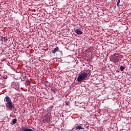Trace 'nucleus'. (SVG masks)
Returning a JSON list of instances; mask_svg holds the SVG:
<instances>
[{"instance_id":"nucleus-7","label":"nucleus","mask_w":131,"mask_h":131,"mask_svg":"<svg viewBox=\"0 0 131 131\" xmlns=\"http://www.w3.org/2000/svg\"><path fill=\"white\" fill-rule=\"evenodd\" d=\"M57 51H59V47H56L54 50L52 51V54H56Z\"/></svg>"},{"instance_id":"nucleus-4","label":"nucleus","mask_w":131,"mask_h":131,"mask_svg":"<svg viewBox=\"0 0 131 131\" xmlns=\"http://www.w3.org/2000/svg\"><path fill=\"white\" fill-rule=\"evenodd\" d=\"M21 131H33V129L30 128V127H25L23 126L21 129Z\"/></svg>"},{"instance_id":"nucleus-8","label":"nucleus","mask_w":131,"mask_h":131,"mask_svg":"<svg viewBox=\"0 0 131 131\" xmlns=\"http://www.w3.org/2000/svg\"><path fill=\"white\" fill-rule=\"evenodd\" d=\"M80 129H83V127L81 126H78L76 127V130H80Z\"/></svg>"},{"instance_id":"nucleus-6","label":"nucleus","mask_w":131,"mask_h":131,"mask_svg":"<svg viewBox=\"0 0 131 131\" xmlns=\"http://www.w3.org/2000/svg\"><path fill=\"white\" fill-rule=\"evenodd\" d=\"M75 32H76L77 34H82V31H80L79 29H76Z\"/></svg>"},{"instance_id":"nucleus-13","label":"nucleus","mask_w":131,"mask_h":131,"mask_svg":"<svg viewBox=\"0 0 131 131\" xmlns=\"http://www.w3.org/2000/svg\"><path fill=\"white\" fill-rule=\"evenodd\" d=\"M119 4H120V0H118V2L117 3V6L119 7Z\"/></svg>"},{"instance_id":"nucleus-16","label":"nucleus","mask_w":131,"mask_h":131,"mask_svg":"<svg viewBox=\"0 0 131 131\" xmlns=\"http://www.w3.org/2000/svg\"><path fill=\"white\" fill-rule=\"evenodd\" d=\"M15 90H19V86H17L15 88Z\"/></svg>"},{"instance_id":"nucleus-1","label":"nucleus","mask_w":131,"mask_h":131,"mask_svg":"<svg viewBox=\"0 0 131 131\" xmlns=\"http://www.w3.org/2000/svg\"><path fill=\"white\" fill-rule=\"evenodd\" d=\"M91 75V70H86L83 72L82 73L79 75L77 78V81L80 82L82 81V80H84V79H86L88 76H90Z\"/></svg>"},{"instance_id":"nucleus-18","label":"nucleus","mask_w":131,"mask_h":131,"mask_svg":"<svg viewBox=\"0 0 131 131\" xmlns=\"http://www.w3.org/2000/svg\"><path fill=\"white\" fill-rule=\"evenodd\" d=\"M48 82H46V83H48Z\"/></svg>"},{"instance_id":"nucleus-5","label":"nucleus","mask_w":131,"mask_h":131,"mask_svg":"<svg viewBox=\"0 0 131 131\" xmlns=\"http://www.w3.org/2000/svg\"><path fill=\"white\" fill-rule=\"evenodd\" d=\"M1 40L3 42H7L8 41V37L1 36Z\"/></svg>"},{"instance_id":"nucleus-3","label":"nucleus","mask_w":131,"mask_h":131,"mask_svg":"<svg viewBox=\"0 0 131 131\" xmlns=\"http://www.w3.org/2000/svg\"><path fill=\"white\" fill-rule=\"evenodd\" d=\"M122 56L118 55L117 53H115L114 55V57L112 59V62H114V63H118L119 62V59L121 58Z\"/></svg>"},{"instance_id":"nucleus-15","label":"nucleus","mask_w":131,"mask_h":131,"mask_svg":"<svg viewBox=\"0 0 131 131\" xmlns=\"http://www.w3.org/2000/svg\"><path fill=\"white\" fill-rule=\"evenodd\" d=\"M7 77H6V76H4V77H3V79H7Z\"/></svg>"},{"instance_id":"nucleus-2","label":"nucleus","mask_w":131,"mask_h":131,"mask_svg":"<svg viewBox=\"0 0 131 131\" xmlns=\"http://www.w3.org/2000/svg\"><path fill=\"white\" fill-rule=\"evenodd\" d=\"M4 102H5V106L7 110L12 111L14 108V104H13L11 98L9 96H6L4 99Z\"/></svg>"},{"instance_id":"nucleus-9","label":"nucleus","mask_w":131,"mask_h":131,"mask_svg":"<svg viewBox=\"0 0 131 131\" xmlns=\"http://www.w3.org/2000/svg\"><path fill=\"white\" fill-rule=\"evenodd\" d=\"M44 121H46V122H48V121H50V118L49 116H46V118L43 120Z\"/></svg>"},{"instance_id":"nucleus-11","label":"nucleus","mask_w":131,"mask_h":131,"mask_svg":"<svg viewBox=\"0 0 131 131\" xmlns=\"http://www.w3.org/2000/svg\"><path fill=\"white\" fill-rule=\"evenodd\" d=\"M12 123H13V124H16V123H17V119H13Z\"/></svg>"},{"instance_id":"nucleus-17","label":"nucleus","mask_w":131,"mask_h":131,"mask_svg":"<svg viewBox=\"0 0 131 131\" xmlns=\"http://www.w3.org/2000/svg\"><path fill=\"white\" fill-rule=\"evenodd\" d=\"M66 104H67V105H68V103H67V102H66Z\"/></svg>"},{"instance_id":"nucleus-10","label":"nucleus","mask_w":131,"mask_h":131,"mask_svg":"<svg viewBox=\"0 0 131 131\" xmlns=\"http://www.w3.org/2000/svg\"><path fill=\"white\" fill-rule=\"evenodd\" d=\"M26 84H27V85H30V81L28 79L26 82Z\"/></svg>"},{"instance_id":"nucleus-12","label":"nucleus","mask_w":131,"mask_h":131,"mask_svg":"<svg viewBox=\"0 0 131 131\" xmlns=\"http://www.w3.org/2000/svg\"><path fill=\"white\" fill-rule=\"evenodd\" d=\"M120 69L121 71H123V70H124V69H125V68H124L123 66H121L120 67Z\"/></svg>"},{"instance_id":"nucleus-14","label":"nucleus","mask_w":131,"mask_h":131,"mask_svg":"<svg viewBox=\"0 0 131 131\" xmlns=\"http://www.w3.org/2000/svg\"><path fill=\"white\" fill-rule=\"evenodd\" d=\"M51 92H52V93H55V92H56V89H51Z\"/></svg>"}]
</instances>
